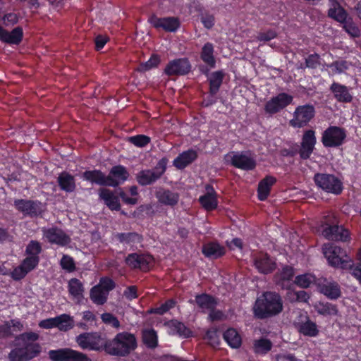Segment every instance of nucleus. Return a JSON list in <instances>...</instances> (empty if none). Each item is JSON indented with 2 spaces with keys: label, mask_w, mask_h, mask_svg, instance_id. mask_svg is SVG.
Listing matches in <instances>:
<instances>
[{
  "label": "nucleus",
  "mask_w": 361,
  "mask_h": 361,
  "mask_svg": "<svg viewBox=\"0 0 361 361\" xmlns=\"http://www.w3.org/2000/svg\"><path fill=\"white\" fill-rule=\"evenodd\" d=\"M82 178L92 184L107 186L106 176L101 170H86L82 173Z\"/></svg>",
  "instance_id": "obj_32"
},
{
  "label": "nucleus",
  "mask_w": 361,
  "mask_h": 361,
  "mask_svg": "<svg viewBox=\"0 0 361 361\" xmlns=\"http://www.w3.org/2000/svg\"><path fill=\"white\" fill-rule=\"evenodd\" d=\"M159 179V176L150 169L142 170L136 176L137 182L142 186L152 185Z\"/></svg>",
  "instance_id": "obj_40"
},
{
  "label": "nucleus",
  "mask_w": 361,
  "mask_h": 361,
  "mask_svg": "<svg viewBox=\"0 0 361 361\" xmlns=\"http://www.w3.org/2000/svg\"><path fill=\"white\" fill-rule=\"evenodd\" d=\"M277 37V32L272 29H269L265 32H260L257 35V39L260 42H269Z\"/></svg>",
  "instance_id": "obj_60"
},
{
  "label": "nucleus",
  "mask_w": 361,
  "mask_h": 361,
  "mask_svg": "<svg viewBox=\"0 0 361 361\" xmlns=\"http://www.w3.org/2000/svg\"><path fill=\"white\" fill-rule=\"evenodd\" d=\"M155 195L159 203L171 207H175L178 203L180 198L178 192L164 188L157 191Z\"/></svg>",
  "instance_id": "obj_25"
},
{
  "label": "nucleus",
  "mask_w": 361,
  "mask_h": 361,
  "mask_svg": "<svg viewBox=\"0 0 361 361\" xmlns=\"http://www.w3.org/2000/svg\"><path fill=\"white\" fill-rule=\"evenodd\" d=\"M346 137L344 128L329 126L322 133V142L325 147H337L343 145Z\"/></svg>",
  "instance_id": "obj_8"
},
{
  "label": "nucleus",
  "mask_w": 361,
  "mask_h": 361,
  "mask_svg": "<svg viewBox=\"0 0 361 361\" xmlns=\"http://www.w3.org/2000/svg\"><path fill=\"white\" fill-rule=\"evenodd\" d=\"M167 325L173 335H178L180 337L189 338L192 331L183 322L177 319H171L167 322Z\"/></svg>",
  "instance_id": "obj_37"
},
{
  "label": "nucleus",
  "mask_w": 361,
  "mask_h": 361,
  "mask_svg": "<svg viewBox=\"0 0 361 361\" xmlns=\"http://www.w3.org/2000/svg\"><path fill=\"white\" fill-rule=\"evenodd\" d=\"M101 289L109 294V292L116 288V283L109 276L101 277L99 283L97 284Z\"/></svg>",
  "instance_id": "obj_54"
},
{
  "label": "nucleus",
  "mask_w": 361,
  "mask_h": 361,
  "mask_svg": "<svg viewBox=\"0 0 361 361\" xmlns=\"http://www.w3.org/2000/svg\"><path fill=\"white\" fill-rule=\"evenodd\" d=\"M101 319L102 320V322L106 324H110L114 328H119L121 324H120V322L118 321V319H117L116 317H115L113 314L111 313H109V312H105V313H103L102 315H101Z\"/></svg>",
  "instance_id": "obj_58"
},
{
  "label": "nucleus",
  "mask_w": 361,
  "mask_h": 361,
  "mask_svg": "<svg viewBox=\"0 0 361 361\" xmlns=\"http://www.w3.org/2000/svg\"><path fill=\"white\" fill-rule=\"evenodd\" d=\"M176 303H177V302L175 299H173V298L168 299L160 306L150 308L148 310V312L149 314L164 315V314L168 312L170 310L175 307V306L176 305Z\"/></svg>",
  "instance_id": "obj_49"
},
{
  "label": "nucleus",
  "mask_w": 361,
  "mask_h": 361,
  "mask_svg": "<svg viewBox=\"0 0 361 361\" xmlns=\"http://www.w3.org/2000/svg\"><path fill=\"white\" fill-rule=\"evenodd\" d=\"M295 275L293 267L285 265L274 275V282L283 290H291L293 287V279Z\"/></svg>",
  "instance_id": "obj_19"
},
{
  "label": "nucleus",
  "mask_w": 361,
  "mask_h": 361,
  "mask_svg": "<svg viewBox=\"0 0 361 361\" xmlns=\"http://www.w3.org/2000/svg\"><path fill=\"white\" fill-rule=\"evenodd\" d=\"M167 162L168 160L166 158L161 159L157 164L154 170H153L157 173V175L159 176V178L166 170Z\"/></svg>",
  "instance_id": "obj_63"
},
{
  "label": "nucleus",
  "mask_w": 361,
  "mask_h": 361,
  "mask_svg": "<svg viewBox=\"0 0 361 361\" xmlns=\"http://www.w3.org/2000/svg\"><path fill=\"white\" fill-rule=\"evenodd\" d=\"M54 327H56L61 331H67L74 327L73 319L67 314H62L54 318L47 319V329Z\"/></svg>",
  "instance_id": "obj_22"
},
{
  "label": "nucleus",
  "mask_w": 361,
  "mask_h": 361,
  "mask_svg": "<svg viewBox=\"0 0 361 361\" xmlns=\"http://www.w3.org/2000/svg\"><path fill=\"white\" fill-rule=\"evenodd\" d=\"M141 334L142 341L147 348L154 349L158 346V335L154 329H144Z\"/></svg>",
  "instance_id": "obj_39"
},
{
  "label": "nucleus",
  "mask_w": 361,
  "mask_h": 361,
  "mask_svg": "<svg viewBox=\"0 0 361 361\" xmlns=\"http://www.w3.org/2000/svg\"><path fill=\"white\" fill-rule=\"evenodd\" d=\"M319 278L310 274H304L298 275L295 278L293 283L302 288H307L312 283L315 284V281Z\"/></svg>",
  "instance_id": "obj_48"
},
{
  "label": "nucleus",
  "mask_w": 361,
  "mask_h": 361,
  "mask_svg": "<svg viewBox=\"0 0 361 361\" xmlns=\"http://www.w3.org/2000/svg\"><path fill=\"white\" fill-rule=\"evenodd\" d=\"M214 47L212 43H205L200 52V59L210 68L216 67V59L214 56Z\"/></svg>",
  "instance_id": "obj_35"
},
{
  "label": "nucleus",
  "mask_w": 361,
  "mask_h": 361,
  "mask_svg": "<svg viewBox=\"0 0 361 361\" xmlns=\"http://www.w3.org/2000/svg\"><path fill=\"white\" fill-rule=\"evenodd\" d=\"M202 252L206 257L216 259L226 254V249L218 242H209L202 246Z\"/></svg>",
  "instance_id": "obj_28"
},
{
  "label": "nucleus",
  "mask_w": 361,
  "mask_h": 361,
  "mask_svg": "<svg viewBox=\"0 0 361 361\" xmlns=\"http://www.w3.org/2000/svg\"><path fill=\"white\" fill-rule=\"evenodd\" d=\"M314 181L318 188L327 193L338 195L343 190V182L333 174L317 173L314 176Z\"/></svg>",
  "instance_id": "obj_5"
},
{
  "label": "nucleus",
  "mask_w": 361,
  "mask_h": 361,
  "mask_svg": "<svg viewBox=\"0 0 361 361\" xmlns=\"http://www.w3.org/2000/svg\"><path fill=\"white\" fill-rule=\"evenodd\" d=\"M76 343L83 350H104L106 339L100 332H85L76 336Z\"/></svg>",
  "instance_id": "obj_6"
},
{
  "label": "nucleus",
  "mask_w": 361,
  "mask_h": 361,
  "mask_svg": "<svg viewBox=\"0 0 361 361\" xmlns=\"http://www.w3.org/2000/svg\"><path fill=\"white\" fill-rule=\"evenodd\" d=\"M129 142L137 147H145L151 142V138L145 135L139 134L128 137Z\"/></svg>",
  "instance_id": "obj_51"
},
{
  "label": "nucleus",
  "mask_w": 361,
  "mask_h": 361,
  "mask_svg": "<svg viewBox=\"0 0 361 361\" xmlns=\"http://www.w3.org/2000/svg\"><path fill=\"white\" fill-rule=\"evenodd\" d=\"M197 157L198 154L197 151L192 149H189L179 154L173 160V164L176 169L183 170L195 161L197 159Z\"/></svg>",
  "instance_id": "obj_24"
},
{
  "label": "nucleus",
  "mask_w": 361,
  "mask_h": 361,
  "mask_svg": "<svg viewBox=\"0 0 361 361\" xmlns=\"http://www.w3.org/2000/svg\"><path fill=\"white\" fill-rule=\"evenodd\" d=\"M223 338L232 348H238L241 345L242 339L238 331L233 328L228 329L224 334Z\"/></svg>",
  "instance_id": "obj_43"
},
{
  "label": "nucleus",
  "mask_w": 361,
  "mask_h": 361,
  "mask_svg": "<svg viewBox=\"0 0 361 361\" xmlns=\"http://www.w3.org/2000/svg\"><path fill=\"white\" fill-rule=\"evenodd\" d=\"M326 66L331 68H334L336 73H342L349 68L348 63L346 61H335L330 64H326Z\"/></svg>",
  "instance_id": "obj_59"
},
{
  "label": "nucleus",
  "mask_w": 361,
  "mask_h": 361,
  "mask_svg": "<svg viewBox=\"0 0 361 361\" xmlns=\"http://www.w3.org/2000/svg\"><path fill=\"white\" fill-rule=\"evenodd\" d=\"M39 338L37 333H23L15 338V348L8 354L10 361H28L36 357L41 351V348L36 343Z\"/></svg>",
  "instance_id": "obj_1"
},
{
  "label": "nucleus",
  "mask_w": 361,
  "mask_h": 361,
  "mask_svg": "<svg viewBox=\"0 0 361 361\" xmlns=\"http://www.w3.org/2000/svg\"><path fill=\"white\" fill-rule=\"evenodd\" d=\"M27 272L20 264L13 269V271L11 274V276L13 280L19 281L23 279L27 275Z\"/></svg>",
  "instance_id": "obj_64"
},
{
  "label": "nucleus",
  "mask_w": 361,
  "mask_h": 361,
  "mask_svg": "<svg viewBox=\"0 0 361 361\" xmlns=\"http://www.w3.org/2000/svg\"><path fill=\"white\" fill-rule=\"evenodd\" d=\"M47 239L50 243L62 247L68 245L71 242L70 236L58 228L47 229Z\"/></svg>",
  "instance_id": "obj_26"
},
{
  "label": "nucleus",
  "mask_w": 361,
  "mask_h": 361,
  "mask_svg": "<svg viewBox=\"0 0 361 361\" xmlns=\"http://www.w3.org/2000/svg\"><path fill=\"white\" fill-rule=\"evenodd\" d=\"M60 265L63 269L69 273L73 272L76 269L73 258L68 255H63L60 261Z\"/></svg>",
  "instance_id": "obj_53"
},
{
  "label": "nucleus",
  "mask_w": 361,
  "mask_h": 361,
  "mask_svg": "<svg viewBox=\"0 0 361 361\" xmlns=\"http://www.w3.org/2000/svg\"><path fill=\"white\" fill-rule=\"evenodd\" d=\"M99 198L104 201V204L111 211H119L121 209L119 199L111 190L102 188L99 190Z\"/></svg>",
  "instance_id": "obj_31"
},
{
  "label": "nucleus",
  "mask_w": 361,
  "mask_h": 361,
  "mask_svg": "<svg viewBox=\"0 0 361 361\" xmlns=\"http://www.w3.org/2000/svg\"><path fill=\"white\" fill-rule=\"evenodd\" d=\"M334 94L335 99L340 103H350L353 101V95L348 87L339 82H334L329 88Z\"/></svg>",
  "instance_id": "obj_23"
},
{
  "label": "nucleus",
  "mask_w": 361,
  "mask_h": 361,
  "mask_svg": "<svg viewBox=\"0 0 361 361\" xmlns=\"http://www.w3.org/2000/svg\"><path fill=\"white\" fill-rule=\"evenodd\" d=\"M322 233L326 239L329 240L349 242L351 239L349 230L342 225L326 224Z\"/></svg>",
  "instance_id": "obj_16"
},
{
  "label": "nucleus",
  "mask_w": 361,
  "mask_h": 361,
  "mask_svg": "<svg viewBox=\"0 0 361 361\" xmlns=\"http://www.w3.org/2000/svg\"><path fill=\"white\" fill-rule=\"evenodd\" d=\"M343 30L351 37H359L360 36V30L357 25H356L353 20L347 21L343 23Z\"/></svg>",
  "instance_id": "obj_55"
},
{
  "label": "nucleus",
  "mask_w": 361,
  "mask_h": 361,
  "mask_svg": "<svg viewBox=\"0 0 361 361\" xmlns=\"http://www.w3.org/2000/svg\"><path fill=\"white\" fill-rule=\"evenodd\" d=\"M23 34L20 27H17L9 32L0 25V40L4 42L18 44L22 41Z\"/></svg>",
  "instance_id": "obj_30"
},
{
  "label": "nucleus",
  "mask_w": 361,
  "mask_h": 361,
  "mask_svg": "<svg viewBox=\"0 0 361 361\" xmlns=\"http://www.w3.org/2000/svg\"><path fill=\"white\" fill-rule=\"evenodd\" d=\"M38 263V257L28 256L23 261L20 265L27 273H29L30 271L35 268Z\"/></svg>",
  "instance_id": "obj_57"
},
{
  "label": "nucleus",
  "mask_w": 361,
  "mask_h": 361,
  "mask_svg": "<svg viewBox=\"0 0 361 361\" xmlns=\"http://www.w3.org/2000/svg\"><path fill=\"white\" fill-rule=\"evenodd\" d=\"M315 116V108L312 104L300 105L295 108L293 118L289 124L295 128H300L307 126Z\"/></svg>",
  "instance_id": "obj_7"
},
{
  "label": "nucleus",
  "mask_w": 361,
  "mask_h": 361,
  "mask_svg": "<svg viewBox=\"0 0 361 361\" xmlns=\"http://www.w3.org/2000/svg\"><path fill=\"white\" fill-rule=\"evenodd\" d=\"M224 77L225 73L222 70L211 73V75H209L207 80L209 82V90H211V92L212 94L219 91Z\"/></svg>",
  "instance_id": "obj_41"
},
{
  "label": "nucleus",
  "mask_w": 361,
  "mask_h": 361,
  "mask_svg": "<svg viewBox=\"0 0 361 361\" xmlns=\"http://www.w3.org/2000/svg\"><path fill=\"white\" fill-rule=\"evenodd\" d=\"M314 307L317 312L324 317L336 316L338 313L337 305L329 302H319Z\"/></svg>",
  "instance_id": "obj_42"
},
{
  "label": "nucleus",
  "mask_w": 361,
  "mask_h": 361,
  "mask_svg": "<svg viewBox=\"0 0 361 361\" xmlns=\"http://www.w3.org/2000/svg\"><path fill=\"white\" fill-rule=\"evenodd\" d=\"M14 206L18 212L31 217L37 216L41 212L40 204L32 200H16Z\"/></svg>",
  "instance_id": "obj_21"
},
{
  "label": "nucleus",
  "mask_w": 361,
  "mask_h": 361,
  "mask_svg": "<svg viewBox=\"0 0 361 361\" xmlns=\"http://www.w3.org/2000/svg\"><path fill=\"white\" fill-rule=\"evenodd\" d=\"M297 329L300 334L305 336L316 337L319 334V329L317 324L306 317L305 321H302L296 324Z\"/></svg>",
  "instance_id": "obj_33"
},
{
  "label": "nucleus",
  "mask_w": 361,
  "mask_h": 361,
  "mask_svg": "<svg viewBox=\"0 0 361 361\" xmlns=\"http://www.w3.org/2000/svg\"><path fill=\"white\" fill-rule=\"evenodd\" d=\"M322 252L328 264L332 267L347 269L353 266V259L346 250L334 243L324 244Z\"/></svg>",
  "instance_id": "obj_4"
},
{
  "label": "nucleus",
  "mask_w": 361,
  "mask_h": 361,
  "mask_svg": "<svg viewBox=\"0 0 361 361\" xmlns=\"http://www.w3.org/2000/svg\"><path fill=\"white\" fill-rule=\"evenodd\" d=\"M200 20L203 26L208 30H210L214 27L216 21L214 14L209 11H204L201 14Z\"/></svg>",
  "instance_id": "obj_56"
},
{
  "label": "nucleus",
  "mask_w": 361,
  "mask_h": 361,
  "mask_svg": "<svg viewBox=\"0 0 361 361\" xmlns=\"http://www.w3.org/2000/svg\"><path fill=\"white\" fill-rule=\"evenodd\" d=\"M58 183L61 190L66 192H73L76 187L74 176L66 171L59 174Z\"/></svg>",
  "instance_id": "obj_36"
},
{
  "label": "nucleus",
  "mask_w": 361,
  "mask_h": 361,
  "mask_svg": "<svg viewBox=\"0 0 361 361\" xmlns=\"http://www.w3.org/2000/svg\"><path fill=\"white\" fill-rule=\"evenodd\" d=\"M198 201L202 208H204L207 212H211L216 209L218 207V199L217 196H213L210 194H204L201 195Z\"/></svg>",
  "instance_id": "obj_46"
},
{
  "label": "nucleus",
  "mask_w": 361,
  "mask_h": 361,
  "mask_svg": "<svg viewBox=\"0 0 361 361\" xmlns=\"http://www.w3.org/2000/svg\"><path fill=\"white\" fill-rule=\"evenodd\" d=\"M68 291L69 293L75 298H79L82 295L84 287L81 281L76 279L73 278L68 282Z\"/></svg>",
  "instance_id": "obj_50"
},
{
  "label": "nucleus",
  "mask_w": 361,
  "mask_h": 361,
  "mask_svg": "<svg viewBox=\"0 0 361 361\" xmlns=\"http://www.w3.org/2000/svg\"><path fill=\"white\" fill-rule=\"evenodd\" d=\"M115 238L119 243L131 246L141 243L143 240L142 235L136 232L117 233Z\"/></svg>",
  "instance_id": "obj_38"
},
{
  "label": "nucleus",
  "mask_w": 361,
  "mask_h": 361,
  "mask_svg": "<svg viewBox=\"0 0 361 361\" xmlns=\"http://www.w3.org/2000/svg\"><path fill=\"white\" fill-rule=\"evenodd\" d=\"M317 143L316 132L312 129L306 130L301 139L300 147L298 151L300 157L302 160L310 158Z\"/></svg>",
  "instance_id": "obj_15"
},
{
  "label": "nucleus",
  "mask_w": 361,
  "mask_h": 361,
  "mask_svg": "<svg viewBox=\"0 0 361 361\" xmlns=\"http://www.w3.org/2000/svg\"><path fill=\"white\" fill-rule=\"evenodd\" d=\"M192 68L190 60L186 58H178L169 61L164 73L169 77L183 76L188 75Z\"/></svg>",
  "instance_id": "obj_14"
},
{
  "label": "nucleus",
  "mask_w": 361,
  "mask_h": 361,
  "mask_svg": "<svg viewBox=\"0 0 361 361\" xmlns=\"http://www.w3.org/2000/svg\"><path fill=\"white\" fill-rule=\"evenodd\" d=\"M315 286L318 291L329 300H336L341 297V286L334 280H329L324 277L319 278L315 281Z\"/></svg>",
  "instance_id": "obj_13"
},
{
  "label": "nucleus",
  "mask_w": 361,
  "mask_h": 361,
  "mask_svg": "<svg viewBox=\"0 0 361 361\" xmlns=\"http://www.w3.org/2000/svg\"><path fill=\"white\" fill-rule=\"evenodd\" d=\"M129 177L127 169L121 164L114 166L106 176L107 186L116 188L126 182Z\"/></svg>",
  "instance_id": "obj_18"
},
{
  "label": "nucleus",
  "mask_w": 361,
  "mask_h": 361,
  "mask_svg": "<svg viewBox=\"0 0 361 361\" xmlns=\"http://www.w3.org/2000/svg\"><path fill=\"white\" fill-rule=\"evenodd\" d=\"M322 65V59L317 53L311 54L305 59V67L310 69H316Z\"/></svg>",
  "instance_id": "obj_52"
},
{
  "label": "nucleus",
  "mask_w": 361,
  "mask_h": 361,
  "mask_svg": "<svg viewBox=\"0 0 361 361\" xmlns=\"http://www.w3.org/2000/svg\"><path fill=\"white\" fill-rule=\"evenodd\" d=\"M160 63V56L157 54H152L148 61L140 63L137 68V71L140 72H146L150 71L152 68H157Z\"/></svg>",
  "instance_id": "obj_47"
},
{
  "label": "nucleus",
  "mask_w": 361,
  "mask_h": 361,
  "mask_svg": "<svg viewBox=\"0 0 361 361\" xmlns=\"http://www.w3.org/2000/svg\"><path fill=\"white\" fill-rule=\"evenodd\" d=\"M273 344L268 338H260L255 340L253 343V351L255 354L264 355L272 348Z\"/></svg>",
  "instance_id": "obj_44"
},
{
  "label": "nucleus",
  "mask_w": 361,
  "mask_h": 361,
  "mask_svg": "<svg viewBox=\"0 0 361 361\" xmlns=\"http://www.w3.org/2000/svg\"><path fill=\"white\" fill-rule=\"evenodd\" d=\"M330 8L328 10V16L334 20L343 23L348 17L346 10L340 4L338 0H329Z\"/></svg>",
  "instance_id": "obj_27"
},
{
  "label": "nucleus",
  "mask_w": 361,
  "mask_h": 361,
  "mask_svg": "<svg viewBox=\"0 0 361 361\" xmlns=\"http://www.w3.org/2000/svg\"><path fill=\"white\" fill-rule=\"evenodd\" d=\"M125 262L131 269L147 272L154 265V259L149 254L133 252L126 257Z\"/></svg>",
  "instance_id": "obj_10"
},
{
  "label": "nucleus",
  "mask_w": 361,
  "mask_h": 361,
  "mask_svg": "<svg viewBox=\"0 0 361 361\" xmlns=\"http://www.w3.org/2000/svg\"><path fill=\"white\" fill-rule=\"evenodd\" d=\"M274 176L268 175L262 178L258 184L257 197L260 201L266 200L270 195L271 187L276 183Z\"/></svg>",
  "instance_id": "obj_29"
},
{
  "label": "nucleus",
  "mask_w": 361,
  "mask_h": 361,
  "mask_svg": "<svg viewBox=\"0 0 361 361\" xmlns=\"http://www.w3.org/2000/svg\"><path fill=\"white\" fill-rule=\"evenodd\" d=\"M283 310L281 295L275 291H265L255 300L253 314L256 318L264 319L279 315Z\"/></svg>",
  "instance_id": "obj_2"
},
{
  "label": "nucleus",
  "mask_w": 361,
  "mask_h": 361,
  "mask_svg": "<svg viewBox=\"0 0 361 361\" xmlns=\"http://www.w3.org/2000/svg\"><path fill=\"white\" fill-rule=\"evenodd\" d=\"M137 347L135 336L128 331L118 333L113 339L106 340L104 351L114 356L126 357Z\"/></svg>",
  "instance_id": "obj_3"
},
{
  "label": "nucleus",
  "mask_w": 361,
  "mask_h": 361,
  "mask_svg": "<svg viewBox=\"0 0 361 361\" xmlns=\"http://www.w3.org/2000/svg\"><path fill=\"white\" fill-rule=\"evenodd\" d=\"M218 92H214L213 94L211 92V90H209V94L204 97L202 102V106L203 107H209L216 104L217 102V98L216 97Z\"/></svg>",
  "instance_id": "obj_62"
},
{
  "label": "nucleus",
  "mask_w": 361,
  "mask_h": 361,
  "mask_svg": "<svg viewBox=\"0 0 361 361\" xmlns=\"http://www.w3.org/2000/svg\"><path fill=\"white\" fill-rule=\"evenodd\" d=\"M195 300L197 306L202 310H209L214 309L218 304L216 298L206 293L195 295Z\"/></svg>",
  "instance_id": "obj_34"
},
{
  "label": "nucleus",
  "mask_w": 361,
  "mask_h": 361,
  "mask_svg": "<svg viewBox=\"0 0 361 361\" xmlns=\"http://www.w3.org/2000/svg\"><path fill=\"white\" fill-rule=\"evenodd\" d=\"M231 164L236 169L243 171H252L257 166L255 154L250 150L237 152L233 154Z\"/></svg>",
  "instance_id": "obj_12"
},
{
  "label": "nucleus",
  "mask_w": 361,
  "mask_h": 361,
  "mask_svg": "<svg viewBox=\"0 0 361 361\" xmlns=\"http://www.w3.org/2000/svg\"><path fill=\"white\" fill-rule=\"evenodd\" d=\"M149 22L154 28L169 32H175L180 27V21L177 17L159 18L153 14L149 17Z\"/></svg>",
  "instance_id": "obj_17"
},
{
  "label": "nucleus",
  "mask_w": 361,
  "mask_h": 361,
  "mask_svg": "<svg viewBox=\"0 0 361 361\" xmlns=\"http://www.w3.org/2000/svg\"><path fill=\"white\" fill-rule=\"evenodd\" d=\"M254 265L257 271L263 274H268L273 272L276 264L274 262L267 253H259L254 257Z\"/></svg>",
  "instance_id": "obj_20"
},
{
  "label": "nucleus",
  "mask_w": 361,
  "mask_h": 361,
  "mask_svg": "<svg viewBox=\"0 0 361 361\" xmlns=\"http://www.w3.org/2000/svg\"><path fill=\"white\" fill-rule=\"evenodd\" d=\"M109 294L101 289L99 286H94L90 292V298L93 303L103 305L107 301Z\"/></svg>",
  "instance_id": "obj_45"
},
{
  "label": "nucleus",
  "mask_w": 361,
  "mask_h": 361,
  "mask_svg": "<svg viewBox=\"0 0 361 361\" xmlns=\"http://www.w3.org/2000/svg\"><path fill=\"white\" fill-rule=\"evenodd\" d=\"M41 251V246L36 241H31L26 247V253L28 256L38 257Z\"/></svg>",
  "instance_id": "obj_61"
},
{
  "label": "nucleus",
  "mask_w": 361,
  "mask_h": 361,
  "mask_svg": "<svg viewBox=\"0 0 361 361\" xmlns=\"http://www.w3.org/2000/svg\"><path fill=\"white\" fill-rule=\"evenodd\" d=\"M293 97L286 92H281L272 97L264 104V111L269 115L279 113L292 104Z\"/></svg>",
  "instance_id": "obj_9"
},
{
  "label": "nucleus",
  "mask_w": 361,
  "mask_h": 361,
  "mask_svg": "<svg viewBox=\"0 0 361 361\" xmlns=\"http://www.w3.org/2000/svg\"><path fill=\"white\" fill-rule=\"evenodd\" d=\"M49 355L53 361H92L86 354L68 348L51 350Z\"/></svg>",
  "instance_id": "obj_11"
}]
</instances>
